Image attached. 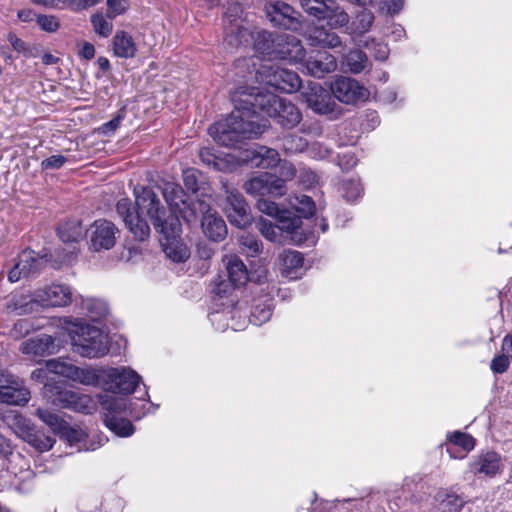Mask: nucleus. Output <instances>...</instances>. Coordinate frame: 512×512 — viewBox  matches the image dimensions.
<instances>
[{
	"instance_id": "1",
	"label": "nucleus",
	"mask_w": 512,
	"mask_h": 512,
	"mask_svg": "<svg viewBox=\"0 0 512 512\" xmlns=\"http://www.w3.org/2000/svg\"><path fill=\"white\" fill-rule=\"evenodd\" d=\"M231 100L234 104L233 111L208 129L213 140L225 147H236L246 139L257 138L265 131L268 122L254 113L244 87L237 88Z\"/></svg>"
},
{
	"instance_id": "2",
	"label": "nucleus",
	"mask_w": 512,
	"mask_h": 512,
	"mask_svg": "<svg viewBox=\"0 0 512 512\" xmlns=\"http://www.w3.org/2000/svg\"><path fill=\"white\" fill-rule=\"evenodd\" d=\"M244 89L254 113L267 114L285 129H292L301 122L302 113L291 101L260 87H244Z\"/></svg>"
},
{
	"instance_id": "3",
	"label": "nucleus",
	"mask_w": 512,
	"mask_h": 512,
	"mask_svg": "<svg viewBox=\"0 0 512 512\" xmlns=\"http://www.w3.org/2000/svg\"><path fill=\"white\" fill-rule=\"evenodd\" d=\"M135 204L140 214H145L152 222L155 230L166 239L174 237L179 230L178 219L167 214L166 208L161 204L156 193L149 187H136L134 189Z\"/></svg>"
},
{
	"instance_id": "4",
	"label": "nucleus",
	"mask_w": 512,
	"mask_h": 512,
	"mask_svg": "<svg viewBox=\"0 0 512 512\" xmlns=\"http://www.w3.org/2000/svg\"><path fill=\"white\" fill-rule=\"evenodd\" d=\"M0 420L10 428L14 434L30 444L39 452L50 450L55 438L45 431L37 428L29 419L14 410L0 412Z\"/></svg>"
},
{
	"instance_id": "5",
	"label": "nucleus",
	"mask_w": 512,
	"mask_h": 512,
	"mask_svg": "<svg viewBox=\"0 0 512 512\" xmlns=\"http://www.w3.org/2000/svg\"><path fill=\"white\" fill-rule=\"evenodd\" d=\"M70 338L73 351L82 357L100 358L109 351L107 335L89 324H76Z\"/></svg>"
},
{
	"instance_id": "6",
	"label": "nucleus",
	"mask_w": 512,
	"mask_h": 512,
	"mask_svg": "<svg viewBox=\"0 0 512 512\" xmlns=\"http://www.w3.org/2000/svg\"><path fill=\"white\" fill-rule=\"evenodd\" d=\"M225 198L223 210L226 213L230 223L239 228H244L251 223V214L249 206L243 195L234 187L223 184Z\"/></svg>"
},
{
	"instance_id": "7",
	"label": "nucleus",
	"mask_w": 512,
	"mask_h": 512,
	"mask_svg": "<svg viewBox=\"0 0 512 512\" xmlns=\"http://www.w3.org/2000/svg\"><path fill=\"white\" fill-rule=\"evenodd\" d=\"M247 194L259 198L281 197L286 193L285 180L270 173H261L244 184Z\"/></svg>"
},
{
	"instance_id": "8",
	"label": "nucleus",
	"mask_w": 512,
	"mask_h": 512,
	"mask_svg": "<svg viewBox=\"0 0 512 512\" xmlns=\"http://www.w3.org/2000/svg\"><path fill=\"white\" fill-rule=\"evenodd\" d=\"M331 93V89H325L321 84L312 81H309L307 86L302 87L301 90L307 106L322 115L333 114L338 108Z\"/></svg>"
},
{
	"instance_id": "9",
	"label": "nucleus",
	"mask_w": 512,
	"mask_h": 512,
	"mask_svg": "<svg viewBox=\"0 0 512 512\" xmlns=\"http://www.w3.org/2000/svg\"><path fill=\"white\" fill-rule=\"evenodd\" d=\"M118 232V228L111 221L105 219L94 221L86 232L89 249L94 252L112 249Z\"/></svg>"
},
{
	"instance_id": "10",
	"label": "nucleus",
	"mask_w": 512,
	"mask_h": 512,
	"mask_svg": "<svg viewBox=\"0 0 512 512\" xmlns=\"http://www.w3.org/2000/svg\"><path fill=\"white\" fill-rule=\"evenodd\" d=\"M105 377L108 390L115 394H131L141 381L139 374L126 367L109 368Z\"/></svg>"
},
{
	"instance_id": "11",
	"label": "nucleus",
	"mask_w": 512,
	"mask_h": 512,
	"mask_svg": "<svg viewBox=\"0 0 512 512\" xmlns=\"http://www.w3.org/2000/svg\"><path fill=\"white\" fill-rule=\"evenodd\" d=\"M29 400V390L13 375L0 371V403L24 406Z\"/></svg>"
},
{
	"instance_id": "12",
	"label": "nucleus",
	"mask_w": 512,
	"mask_h": 512,
	"mask_svg": "<svg viewBox=\"0 0 512 512\" xmlns=\"http://www.w3.org/2000/svg\"><path fill=\"white\" fill-rule=\"evenodd\" d=\"M46 367L51 373L63 376L81 384L96 385L98 383V375L94 370L79 368L72 363L65 362L60 359H51L46 361Z\"/></svg>"
},
{
	"instance_id": "13",
	"label": "nucleus",
	"mask_w": 512,
	"mask_h": 512,
	"mask_svg": "<svg viewBox=\"0 0 512 512\" xmlns=\"http://www.w3.org/2000/svg\"><path fill=\"white\" fill-rule=\"evenodd\" d=\"M116 210L137 240L144 241L149 237L150 227L147 221L140 216L138 210L132 208L128 198L120 199L116 204Z\"/></svg>"
},
{
	"instance_id": "14",
	"label": "nucleus",
	"mask_w": 512,
	"mask_h": 512,
	"mask_svg": "<svg viewBox=\"0 0 512 512\" xmlns=\"http://www.w3.org/2000/svg\"><path fill=\"white\" fill-rule=\"evenodd\" d=\"M44 394L54 405L79 411H83L87 403L90 402L88 396H79L72 391L64 390L62 386L58 384L54 385L52 380H48L45 383Z\"/></svg>"
},
{
	"instance_id": "15",
	"label": "nucleus",
	"mask_w": 512,
	"mask_h": 512,
	"mask_svg": "<svg viewBox=\"0 0 512 512\" xmlns=\"http://www.w3.org/2000/svg\"><path fill=\"white\" fill-rule=\"evenodd\" d=\"M265 12L273 26L296 30L300 22L296 17V11L293 7L282 0L268 1L265 4Z\"/></svg>"
},
{
	"instance_id": "16",
	"label": "nucleus",
	"mask_w": 512,
	"mask_h": 512,
	"mask_svg": "<svg viewBox=\"0 0 512 512\" xmlns=\"http://www.w3.org/2000/svg\"><path fill=\"white\" fill-rule=\"evenodd\" d=\"M333 97L340 102L352 104L359 100H365L369 92L359 82L350 77H339L331 85Z\"/></svg>"
},
{
	"instance_id": "17",
	"label": "nucleus",
	"mask_w": 512,
	"mask_h": 512,
	"mask_svg": "<svg viewBox=\"0 0 512 512\" xmlns=\"http://www.w3.org/2000/svg\"><path fill=\"white\" fill-rule=\"evenodd\" d=\"M265 78L267 84L285 93H292L303 87L296 72L281 67H269Z\"/></svg>"
},
{
	"instance_id": "18",
	"label": "nucleus",
	"mask_w": 512,
	"mask_h": 512,
	"mask_svg": "<svg viewBox=\"0 0 512 512\" xmlns=\"http://www.w3.org/2000/svg\"><path fill=\"white\" fill-rule=\"evenodd\" d=\"M305 49L300 39L287 33H276V52L274 59L300 62L305 58Z\"/></svg>"
},
{
	"instance_id": "19",
	"label": "nucleus",
	"mask_w": 512,
	"mask_h": 512,
	"mask_svg": "<svg viewBox=\"0 0 512 512\" xmlns=\"http://www.w3.org/2000/svg\"><path fill=\"white\" fill-rule=\"evenodd\" d=\"M243 160L253 167L269 169L279 164L280 157L277 150L266 146H258L246 150Z\"/></svg>"
},
{
	"instance_id": "20",
	"label": "nucleus",
	"mask_w": 512,
	"mask_h": 512,
	"mask_svg": "<svg viewBox=\"0 0 512 512\" xmlns=\"http://www.w3.org/2000/svg\"><path fill=\"white\" fill-rule=\"evenodd\" d=\"M41 261L34 257L32 252L24 251L19 261L9 271L8 279L14 283L21 278L32 277L40 271Z\"/></svg>"
},
{
	"instance_id": "21",
	"label": "nucleus",
	"mask_w": 512,
	"mask_h": 512,
	"mask_svg": "<svg viewBox=\"0 0 512 512\" xmlns=\"http://www.w3.org/2000/svg\"><path fill=\"white\" fill-rule=\"evenodd\" d=\"M37 297L44 306L61 307L71 302L72 293L69 286L54 284L38 291Z\"/></svg>"
},
{
	"instance_id": "22",
	"label": "nucleus",
	"mask_w": 512,
	"mask_h": 512,
	"mask_svg": "<svg viewBox=\"0 0 512 512\" xmlns=\"http://www.w3.org/2000/svg\"><path fill=\"white\" fill-rule=\"evenodd\" d=\"M20 351L34 357H44L55 352L54 338L47 334H40L21 343Z\"/></svg>"
},
{
	"instance_id": "23",
	"label": "nucleus",
	"mask_w": 512,
	"mask_h": 512,
	"mask_svg": "<svg viewBox=\"0 0 512 512\" xmlns=\"http://www.w3.org/2000/svg\"><path fill=\"white\" fill-rule=\"evenodd\" d=\"M336 67L335 57L326 51L317 52L306 61L308 73L316 78L324 77L326 74L333 72Z\"/></svg>"
},
{
	"instance_id": "24",
	"label": "nucleus",
	"mask_w": 512,
	"mask_h": 512,
	"mask_svg": "<svg viewBox=\"0 0 512 512\" xmlns=\"http://www.w3.org/2000/svg\"><path fill=\"white\" fill-rule=\"evenodd\" d=\"M447 452L452 458L462 459L475 446L474 438L466 433L455 431L448 435Z\"/></svg>"
},
{
	"instance_id": "25",
	"label": "nucleus",
	"mask_w": 512,
	"mask_h": 512,
	"mask_svg": "<svg viewBox=\"0 0 512 512\" xmlns=\"http://www.w3.org/2000/svg\"><path fill=\"white\" fill-rule=\"evenodd\" d=\"M500 467L501 456L494 451L480 454L472 463V469L475 474H484L490 477L499 473Z\"/></svg>"
},
{
	"instance_id": "26",
	"label": "nucleus",
	"mask_w": 512,
	"mask_h": 512,
	"mask_svg": "<svg viewBox=\"0 0 512 512\" xmlns=\"http://www.w3.org/2000/svg\"><path fill=\"white\" fill-rule=\"evenodd\" d=\"M204 234L212 241L219 242L227 236L225 221L216 212H210L201 220Z\"/></svg>"
},
{
	"instance_id": "27",
	"label": "nucleus",
	"mask_w": 512,
	"mask_h": 512,
	"mask_svg": "<svg viewBox=\"0 0 512 512\" xmlns=\"http://www.w3.org/2000/svg\"><path fill=\"white\" fill-rule=\"evenodd\" d=\"M309 41L313 46L323 48L337 49L343 48L341 38L332 30L324 27H315L309 33Z\"/></svg>"
},
{
	"instance_id": "28",
	"label": "nucleus",
	"mask_w": 512,
	"mask_h": 512,
	"mask_svg": "<svg viewBox=\"0 0 512 512\" xmlns=\"http://www.w3.org/2000/svg\"><path fill=\"white\" fill-rule=\"evenodd\" d=\"M228 280L234 287H240L247 283L249 280L248 270L243 261L236 255L228 256L224 259Z\"/></svg>"
},
{
	"instance_id": "29",
	"label": "nucleus",
	"mask_w": 512,
	"mask_h": 512,
	"mask_svg": "<svg viewBox=\"0 0 512 512\" xmlns=\"http://www.w3.org/2000/svg\"><path fill=\"white\" fill-rule=\"evenodd\" d=\"M113 53L116 57L129 59L136 56L137 46L134 39L125 31H117L112 39Z\"/></svg>"
},
{
	"instance_id": "30",
	"label": "nucleus",
	"mask_w": 512,
	"mask_h": 512,
	"mask_svg": "<svg viewBox=\"0 0 512 512\" xmlns=\"http://www.w3.org/2000/svg\"><path fill=\"white\" fill-rule=\"evenodd\" d=\"M280 258L282 275L290 279H296L304 262L302 253L295 250H285Z\"/></svg>"
},
{
	"instance_id": "31",
	"label": "nucleus",
	"mask_w": 512,
	"mask_h": 512,
	"mask_svg": "<svg viewBox=\"0 0 512 512\" xmlns=\"http://www.w3.org/2000/svg\"><path fill=\"white\" fill-rule=\"evenodd\" d=\"M253 38V33L240 23L229 24L225 27L224 41L232 48L249 44Z\"/></svg>"
},
{
	"instance_id": "32",
	"label": "nucleus",
	"mask_w": 512,
	"mask_h": 512,
	"mask_svg": "<svg viewBox=\"0 0 512 512\" xmlns=\"http://www.w3.org/2000/svg\"><path fill=\"white\" fill-rule=\"evenodd\" d=\"M182 203L184 207L181 210V215L187 223H194L200 217L202 220L204 216L211 212L210 204L203 199H193L189 202L184 200Z\"/></svg>"
},
{
	"instance_id": "33",
	"label": "nucleus",
	"mask_w": 512,
	"mask_h": 512,
	"mask_svg": "<svg viewBox=\"0 0 512 512\" xmlns=\"http://www.w3.org/2000/svg\"><path fill=\"white\" fill-rule=\"evenodd\" d=\"M254 49L259 54L268 57L269 59L275 58L276 52V33H271L265 30L258 31L253 34Z\"/></svg>"
},
{
	"instance_id": "34",
	"label": "nucleus",
	"mask_w": 512,
	"mask_h": 512,
	"mask_svg": "<svg viewBox=\"0 0 512 512\" xmlns=\"http://www.w3.org/2000/svg\"><path fill=\"white\" fill-rule=\"evenodd\" d=\"M437 512H460L464 503L453 492L441 490L435 496Z\"/></svg>"
},
{
	"instance_id": "35",
	"label": "nucleus",
	"mask_w": 512,
	"mask_h": 512,
	"mask_svg": "<svg viewBox=\"0 0 512 512\" xmlns=\"http://www.w3.org/2000/svg\"><path fill=\"white\" fill-rule=\"evenodd\" d=\"M362 187L358 178H343L338 182L337 192L347 202L355 201L362 194Z\"/></svg>"
},
{
	"instance_id": "36",
	"label": "nucleus",
	"mask_w": 512,
	"mask_h": 512,
	"mask_svg": "<svg viewBox=\"0 0 512 512\" xmlns=\"http://www.w3.org/2000/svg\"><path fill=\"white\" fill-rule=\"evenodd\" d=\"M104 422L105 425L118 436L128 437L134 433V427L132 423L124 417H119L117 415H106Z\"/></svg>"
},
{
	"instance_id": "37",
	"label": "nucleus",
	"mask_w": 512,
	"mask_h": 512,
	"mask_svg": "<svg viewBox=\"0 0 512 512\" xmlns=\"http://www.w3.org/2000/svg\"><path fill=\"white\" fill-rule=\"evenodd\" d=\"M303 10L321 20L327 11H331L332 5L336 0H298Z\"/></svg>"
},
{
	"instance_id": "38",
	"label": "nucleus",
	"mask_w": 512,
	"mask_h": 512,
	"mask_svg": "<svg viewBox=\"0 0 512 512\" xmlns=\"http://www.w3.org/2000/svg\"><path fill=\"white\" fill-rule=\"evenodd\" d=\"M128 402L126 398L105 395L102 397L101 405L103 409L107 411L105 416L117 415L123 417V415H126V411L129 408Z\"/></svg>"
},
{
	"instance_id": "39",
	"label": "nucleus",
	"mask_w": 512,
	"mask_h": 512,
	"mask_svg": "<svg viewBox=\"0 0 512 512\" xmlns=\"http://www.w3.org/2000/svg\"><path fill=\"white\" fill-rule=\"evenodd\" d=\"M321 20H326L327 25L331 29H338L346 26L349 23L350 17L335 1L331 11H327Z\"/></svg>"
},
{
	"instance_id": "40",
	"label": "nucleus",
	"mask_w": 512,
	"mask_h": 512,
	"mask_svg": "<svg viewBox=\"0 0 512 512\" xmlns=\"http://www.w3.org/2000/svg\"><path fill=\"white\" fill-rule=\"evenodd\" d=\"M83 229L78 220L67 221L58 228V235L64 243L76 242L82 237Z\"/></svg>"
},
{
	"instance_id": "41",
	"label": "nucleus",
	"mask_w": 512,
	"mask_h": 512,
	"mask_svg": "<svg viewBox=\"0 0 512 512\" xmlns=\"http://www.w3.org/2000/svg\"><path fill=\"white\" fill-rule=\"evenodd\" d=\"M367 55L360 49L351 50L345 56V64L354 74L361 73L368 65Z\"/></svg>"
},
{
	"instance_id": "42",
	"label": "nucleus",
	"mask_w": 512,
	"mask_h": 512,
	"mask_svg": "<svg viewBox=\"0 0 512 512\" xmlns=\"http://www.w3.org/2000/svg\"><path fill=\"white\" fill-rule=\"evenodd\" d=\"M35 414L51 429L53 434H56L59 430L63 429L65 421H63L56 413H53L46 408H37Z\"/></svg>"
},
{
	"instance_id": "43",
	"label": "nucleus",
	"mask_w": 512,
	"mask_h": 512,
	"mask_svg": "<svg viewBox=\"0 0 512 512\" xmlns=\"http://www.w3.org/2000/svg\"><path fill=\"white\" fill-rule=\"evenodd\" d=\"M91 24L93 26L94 32L103 37L107 38L111 35L113 31L112 20L108 19L106 15L104 16L102 13H95L90 17Z\"/></svg>"
},
{
	"instance_id": "44",
	"label": "nucleus",
	"mask_w": 512,
	"mask_h": 512,
	"mask_svg": "<svg viewBox=\"0 0 512 512\" xmlns=\"http://www.w3.org/2000/svg\"><path fill=\"white\" fill-rule=\"evenodd\" d=\"M241 249L250 257H255L262 252L263 245L254 235L244 233L239 238Z\"/></svg>"
},
{
	"instance_id": "45",
	"label": "nucleus",
	"mask_w": 512,
	"mask_h": 512,
	"mask_svg": "<svg viewBox=\"0 0 512 512\" xmlns=\"http://www.w3.org/2000/svg\"><path fill=\"white\" fill-rule=\"evenodd\" d=\"M272 316V307L270 303H256L251 310L250 321L254 325H261L267 322Z\"/></svg>"
},
{
	"instance_id": "46",
	"label": "nucleus",
	"mask_w": 512,
	"mask_h": 512,
	"mask_svg": "<svg viewBox=\"0 0 512 512\" xmlns=\"http://www.w3.org/2000/svg\"><path fill=\"white\" fill-rule=\"evenodd\" d=\"M282 147L287 153L294 154L302 152L307 147V141L301 136L291 134L283 138Z\"/></svg>"
},
{
	"instance_id": "47",
	"label": "nucleus",
	"mask_w": 512,
	"mask_h": 512,
	"mask_svg": "<svg viewBox=\"0 0 512 512\" xmlns=\"http://www.w3.org/2000/svg\"><path fill=\"white\" fill-rule=\"evenodd\" d=\"M256 225H257V228L260 231V233L267 240H270L273 242L278 240V238L281 234L279 225H274V224H272L271 221L266 220L264 218H260L258 220V222L256 223Z\"/></svg>"
},
{
	"instance_id": "48",
	"label": "nucleus",
	"mask_w": 512,
	"mask_h": 512,
	"mask_svg": "<svg viewBox=\"0 0 512 512\" xmlns=\"http://www.w3.org/2000/svg\"><path fill=\"white\" fill-rule=\"evenodd\" d=\"M183 189L175 183H166L163 188V196L170 205H177L178 201L183 202Z\"/></svg>"
},
{
	"instance_id": "49",
	"label": "nucleus",
	"mask_w": 512,
	"mask_h": 512,
	"mask_svg": "<svg viewBox=\"0 0 512 512\" xmlns=\"http://www.w3.org/2000/svg\"><path fill=\"white\" fill-rule=\"evenodd\" d=\"M373 22H374V15H373V13L370 10H368L366 8H363L356 15V18H355V21H354V25L356 27V30L359 33H364V32H366V31H368L370 29V27L372 26Z\"/></svg>"
},
{
	"instance_id": "50",
	"label": "nucleus",
	"mask_w": 512,
	"mask_h": 512,
	"mask_svg": "<svg viewBox=\"0 0 512 512\" xmlns=\"http://www.w3.org/2000/svg\"><path fill=\"white\" fill-rule=\"evenodd\" d=\"M106 2V17L110 20H113L117 16L125 13L130 6L129 0H106Z\"/></svg>"
},
{
	"instance_id": "51",
	"label": "nucleus",
	"mask_w": 512,
	"mask_h": 512,
	"mask_svg": "<svg viewBox=\"0 0 512 512\" xmlns=\"http://www.w3.org/2000/svg\"><path fill=\"white\" fill-rule=\"evenodd\" d=\"M199 157L201 161L208 167H213L216 170H221L223 161L218 155L215 154L213 149L208 147L200 149Z\"/></svg>"
},
{
	"instance_id": "52",
	"label": "nucleus",
	"mask_w": 512,
	"mask_h": 512,
	"mask_svg": "<svg viewBox=\"0 0 512 512\" xmlns=\"http://www.w3.org/2000/svg\"><path fill=\"white\" fill-rule=\"evenodd\" d=\"M278 218V225L280 227L281 232H294L300 226V219L295 216H291L290 212L284 210Z\"/></svg>"
},
{
	"instance_id": "53",
	"label": "nucleus",
	"mask_w": 512,
	"mask_h": 512,
	"mask_svg": "<svg viewBox=\"0 0 512 512\" xmlns=\"http://www.w3.org/2000/svg\"><path fill=\"white\" fill-rule=\"evenodd\" d=\"M36 22L43 31L48 33L56 32L60 27V22L54 15H37Z\"/></svg>"
},
{
	"instance_id": "54",
	"label": "nucleus",
	"mask_w": 512,
	"mask_h": 512,
	"mask_svg": "<svg viewBox=\"0 0 512 512\" xmlns=\"http://www.w3.org/2000/svg\"><path fill=\"white\" fill-rule=\"evenodd\" d=\"M257 208L260 212L267 214L269 216H272L278 220V218L281 216L280 214L284 211L279 208V206L267 199V198H259L257 200Z\"/></svg>"
},
{
	"instance_id": "55",
	"label": "nucleus",
	"mask_w": 512,
	"mask_h": 512,
	"mask_svg": "<svg viewBox=\"0 0 512 512\" xmlns=\"http://www.w3.org/2000/svg\"><path fill=\"white\" fill-rule=\"evenodd\" d=\"M62 437H64L71 445L82 442L86 434L82 430L70 427L66 422L64 423L63 429L59 430Z\"/></svg>"
},
{
	"instance_id": "56",
	"label": "nucleus",
	"mask_w": 512,
	"mask_h": 512,
	"mask_svg": "<svg viewBox=\"0 0 512 512\" xmlns=\"http://www.w3.org/2000/svg\"><path fill=\"white\" fill-rule=\"evenodd\" d=\"M86 308L92 320L100 319L108 313L106 304L101 301L89 300L86 302Z\"/></svg>"
},
{
	"instance_id": "57",
	"label": "nucleus",
	"mask_w": 512,
	"mask_h": 512,
	"mask_svg": "<svg viewBox=\"0 0 512 512\" xmlns=\"http://www.w3.org/2000/svg\"><path fill=\"white\" fill-rule=\"evenodd\" d=\"M233 287V284L229 280L227 281L219 276L212 282V293L222 298L229 295Z\"/></svg>"
},
{
	"instance_id": "58",
	"label": "nucleus",
	"mask_w": 512,
	"mask_h": 512,
	"mask_svg": "<svg viewBox=\"0 0 512 512\" xmlns=\"http://www.w3.org/2000/svg\"><path fill=\"white\" fill-rule=\"evenodd\" d=\"M242 13V6L237 2L229 3L225 8V18L229 20V24L239 23Z\"/></svg>"
},
{
	"instance_id": "59",
	"label": "nucleus",
	"mask_w": 512,
	"mask_h": 512,
	"mask_svg": "<svg viewBox=\"0 0 512 512\" xmlns=\"http://www.w3.org/2000/svg\"><path fill=\"white\" fill-rule=\"evenodd\" d=\"M100 2L101 0H63V4L75 12L96 6Z\"/></svg>"
},
{
	"instance_id": "60",
	"label": "nucleus",
	"mask_w": 512,
	"mask_h": 512,
	"mask_svg": "<svg viewBox=\"0 0 512 512\" xmlns=\"http://www.w3.org/2000/svg\"><path fill=\"white\" fill-rule=\"evenodd\" d=\"M509 357L507 353L495 356L491 361V370L497 374L506 372L509 368Z\"/></svg>"
},
{
	"instance_id": "61",
	"label": "nucleus",
	"mask_w": 512,
	"mask_h": 512,
	"mask_svg": "<svg viewBox=\"0 0 512 512\" xmlns=\"http://www.w3.org/2000/svg\"><path fill=\"white\" fill-rule=\"evenodd\" d=\"M183 182L188 191L196 192L198 190L197 171L193 168L185 169L183 171Z\"/></svg>"
},
{
	"instance_id": "62",
	"label": "nucleus",
	"mask_w": 512,
	"mask_h": 512,
	"mask_svg": "<svg viewBox=\"0 0 512 512\" xmlns=\"http://www.w3.org/2000/svg\"><path fill=\"white\" fill-rule=\"evenodd\" d=\"M66 161L63 155H52L41 162V167L46 170H55L61 168Z\"/></svg>"
},
{
	"instance_id": "63",
	"label": "nucleus",
	"mask_w": 512,
	"mask_h": 512,
	"mask_svg": "<svg viewBox=\"0 0 512 512\" xmlns=\"http://www.w3.org/2000/svg\"><path fill=\"white\" fill-rule=\"evenodd\" d=\"M300 206L297 207V210L302 214L303 217L308 218L313 215L315 211V204L311 197L302 196L299 200Z\"/></svg>"
},
{
	"instance_id": "64",
	"label": "nucleus",
	"mask_w": 512,
	"mask_h": 512,
	"mask_svg": "<svg viewBox=\"0 0 512 512\" xmlns=\"http://www.w3.org/2000/svg\"><path fill=\"white\" fill-rule=\"evenodd\" d=\"M166 254L174 262H184L189 257V252L185 247H180V248L168 247L166 249Z\"/></svg>"
}]
</instances>
